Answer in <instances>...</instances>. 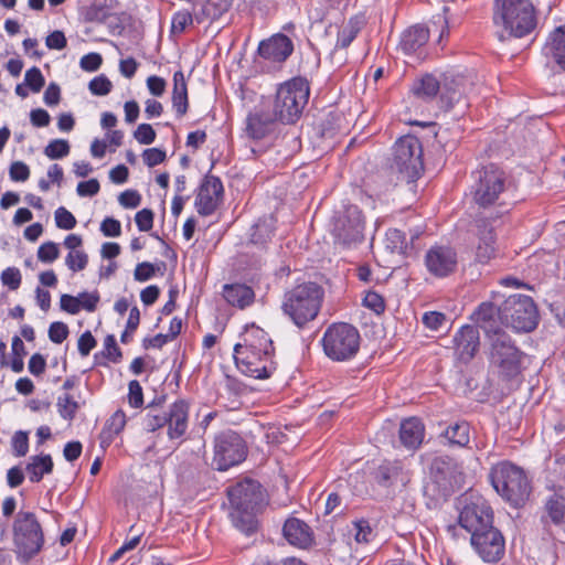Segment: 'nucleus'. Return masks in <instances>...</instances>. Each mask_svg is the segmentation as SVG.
Segmentation results:
<instances>
[{
	"label": "nucleus",
	"instance_id": "1",
	"mask_svg": "<svg viewBox=\"0 0 565 565\" xmlns=\"http://www.w3.org/2000/svg\"><path fill=\"white\" fill-rule=\"evenodd\" d=\"M242 341L234 347L237 369L246 376L256 380L269 379L276 371L275 348L268 333L259 327H246Z\"/></svg>",
	"mask_w": 565,
	"mask_h": 565
},
{
	"label": "nucleus",
	"instance_id": "2",
	"mask_svg": "<svg viewBox=\"0 0 565 565\" xmlns=\"http://www.w3.org/2000/svg\"><path fill=\"white\" fill-rule=\"evenodd\" d=\"M227 495L231 504L230 516L234 526L246 535L257 531L256 515L265 503V495L259 482L245 479L228 488Z\"/></svg>",
	"mask_w": 565,
	"mask_h": 565
},
{
	"label": "nucleus",
	"instance_id": "3",
	"mask_svg": "<svg viewBox=\"0 0 565 565\" xmlns=\"http://www.w3.org/2000/svg\"><path fill=\"white\" fill-rule=\"evenodd\" d=\"M324 289L317 282L305 281L288 289L281 300V311L296 327L306 328L320 313Z\"/></svg>",
	"mask_w": 565,
	"mask_h": 565
},
{
	"label": "nucleus",
	"instance_id": "4",
	"mask_svg": "<svg viewBox=\"0 0 565 565\" xmlns=\"http://www.w3.org/2000/svg\"><path fill=\"white\" fill-rule=\"evenodd\" d=\"M493 22L509 36L524 38L537 24L536 11L530 0H494Z\"/></svg>",
	"mask_w": 565,
	"mask_h": 565
},
{
	"label": "nucleus",
	"instance_id": "5",
	"mask_svg": "<svg viewBox=\"0 0 565 565\" xmlns=\"http://www.w3.org/2000/svg\"><path fill=\"white\" fill-rule=\"evenodd\" d=\"M489 478L497 493L511 505L521 507L529 499L531 484L521 467L500 461L491 468Z\"/></svg>",
	"mask_w": 565,
	"mask_h": 565
},
{
	"label": "nucleus",
	"instance_id": "6",
	"mask_svg": "<svg viewBox=\"0 0 565 565\" xmlns=\"http://www.w3.org/2000/svg\"><path fill=\"white\" fill-rule=\"evenodd\" d=\"M310 86L303 77H292L280 84L276 90L273 113L281 124H295L308 104Z\"/></svg>",
	"mask_w": 565,
	"mask_h": 565
},
{
	"label": "nucleus",
	"instance_id": "7",
	"mask_svg": "<svg viewBox=\"0 0 565 565\" xmlns=\"http://www.w3.org/2000/svg\"><path fill=\"white\" fill-rule=\"evenodd\" d=\"M360 342L358 329L345 322L329 326L321 339L324 354L335 362L352 360L360 350Z\"/></svg>",
	"mask_w": 565,
	"mask_h": 565
},
{
	"label": "nucleus",
	"instance_id": "8",
	"mask_svg": "<svg viewBox=\"0 0 565 565\" xmlns=\"http://www.w3.org/2000/svg\"><path fill=\"white\" fill-rule=\"evenodd\" d=\"M391 169L407 182L416 181L424 171L423 147L420 140L406 135L393 146Z\"/></svg>",
	"mask_w": 565,
	"mask_h": 565
},
{
	"label": "nucleus",
	"instance_id": "9",
	"mask_svg": "<svg viewBox=\"0 0 565 565\" xmlns=\"http://www.w3.org/2000/svg\"><path fill=\"white\" fill-rule=\"evenodd\" d=\"M489 338L491 366L498 370L499 376L504 381L518 376L521 373L523 353L516 348L511 337L498 329L493 330Z\"/></svg>",
	"mask_w": 565,
	"mask_h": 565
},
{
	"label": "nucleus",
	"instance_id": "10",
	"mask_svg": "<svg viewBox=\"0 0 565 565\" xmlns=\"http://www.w3.org/2000/svg\"><path fill=\"white\" fill-rule=\"evenodd\" d=\"M12 533L14 545L24 558L30 559L41 552L44 532L34 512L20 510L14 516Z\"/></svg>",
	"mask_w": 565,
	"mask_h": 565
},
{
	"label": "nucleus",
	"instance_id": "11",
	"mask_svg": "<svg viewBox=\"0 0 565 565\" xmlns=\"http://www.w3.org/2000/svg\"><path fill=\"white\" fill-rule=\"evenodd\" d=\"M502 320L518 332H530L539 322L537 308L531 297L512 295L502 305Z\"/></svg>",
	"mask_w": 565,
	"mask_h": 565
},
{
	"label": "nucleus",
	"instance_id": "12",
	"mask_svg": "<svg viewBox=\"0 0 565 565\" xmlns=\"http://www.w3.org/2000/svg\"><path fill=\"white\" fill-rule=\"evenodd\" d=\"M247 452V444L238 433L226 429L215 435L213 463L217 470L226 471L243 462Z\"/></svg>",
	"mask_w": 565,
	"mask_h": 565
},
{
	"label": "nucleus",
	"instance_id": "13",
	"mask_svg": "<svg viewBox=\"0 0 565 565\" xmlns=\"http://www.w3.org/2000/svg\"><path fill=\"white\" fill-rule=\"evenodd\" d=\"M493 510L489 502L481 495L471 494L465 500L459 512L458 523L472 536L493 527Z\"/></svg>",
	"mask_w": 565,
	"mask_h": 565
},
{
	"label": "nucleus",
	"instance_id": "14",
	"mask_svg": "<svg viewBox=\"0 0 565 565\" xmlns=\"http://www.w3.org/2000/svg\"><path fill=\"white\" fill-rule=\"evenodd\" d=\"M505 189V173L494 164L484 167L477 171L476 184L473 186L475 202L487 207L494 204Z\"/></svg>",
	"mask_w": 565,
	"mask_h": 565
},
{
	"label": "nucleus",
	"instance_id": "15",
	"mask_svg": "<svg viewBox=\"0 0 565 565\" xmlns=\"http://www.w3.org/2000/svg\"><path fill=\"white\" fill-rule=\"evenodd\" d=\"M431 31H439V42L448 36V20L444 13L434 15L429 28L415 25L405 31L399 42L401 50L407 55L418 52L428 42Z\"/></svg>",
	"mask_w": 565,
	"mask_h": 565
},
{
	"label": "nucleus",
	"instance_id": "16",
	"mask_svg": "<svg viewBox=\"0 0 565 565\" xmlns=\"http://www.w3.org/2000/svg\"><path fill=\"white\" fill-rule=\"evenodd\" d=\"M362 231V212L356 205L347 206L333 218L332 234L343 245L361 241L363 237Z\"/></svg>",
	"mask_w": 565,
	"mask_h": 565
},
{
	"label": "nucleus",
	"instance_id": "17",
	"mask_svg": "<svg viewBox=\"0 0 565 565\" xmlns=\"http://www.w3.org/2000/svg\"><path fill=\"white\" fill-rule=\"evenodd\" d=\"M470 544L477 555L487 563L499 562L505 553V539L495 526L470 536Z\"/></svg>",
	"mask_w": 565,
	"mask_h": 565
},
{
	"label": "nucleus",
	"instance_id": "18",
	"mask_svg": "<svg viewBox=\"0 0 565 565\" xmlns=\"http://www.w3.org/2000/svg\"><path fill=\"white\" fill-rule=\"evenodd\" d=\"M294 52L292 41L282 33H276L259 42L257 55L274 70L280 68Z\"/></svg>",
	"mask_w": 565,
	"mask_h": 565
},
{
	"label": "nucleus",
	"instance_id": "19",
	"mask_svg": "<svg viewBox=\"0 0 565 565\" xmlns=\"http://www.w3.org/2000/svg\"><path fill=\"white\" fill-rule=\"evenodd\" d=\"M430 475L444 495L454 492L462 482L461 467L456 460L447 456L438 457L433 461Z\"/></svg>",
	"mask_w": 565,
	"mask_h": 565
},
{
	"label": "nucleus",
	"instance_id": "20",
	"mask_svg": "<svg viewBox=\"0 0 565 565\" xmlns=\"http://www.w3.org/2000/svg\"><path fill=\"white\" fill-rule=\"evenodd\" d=\"M425 266L430 275L445 278L454 274L458 266V255L450 245L436 244L425 255Z\"/></svg>",
	"mask_w": 565,
	"mask_h": 565
},
{
	"label": "nucleus",
	"instance_id": "21",
	"mask_svg": "<svg viewBox=\"0 0 565 565\" xmlns=\"http://www.w3.org/2000/svg\"><path fill=\"white\" fill-rule=\"evenodd\" d=\"M223 184L220 178L206 175L199 188L195 207L200 215L209 216L217 209L223 196Z\"/></svg>",
	"mask_w": 565,
	"mask_h": 565
},
{
	"label": "nucleus",
	"instance_id": "22",
	"mask_svg": "<svg viewBox=\"0 0 565 565\" xmlns=\"http://www.w3.org/2000/svg\"><path fill=\"white\" fill-rule=\"evenodd\" d=\"M480 348L479 330L475 326H462L454 335V353L460 363H469Z\"/></svg>",
	"mask_w": 565,
	"mask_h": 565
},
{
	"label": "nucleus",
	"instance_id": "23",
	"mask_svg": "<svg viewBox=\"0 0 565 565\" xmlns=\"http://www.w3.org/2000/svg\"><path fill=\"white\" fill-rule=\"evenodd\" d=\"M190 404L185 399H177L167 412V434L170 440L181 439L189 427Z\"/></svg>",
	"mask_w": 565,
	"mask_h": 565
},
{
	"label": "nucleus",
	"instance_id": "24",
	"mask_svg": "<svg viewBox=\"0 0 565 565\" xmlns=\"http://www.w3.org/2000/svg\"><path fill=\"white\" fill-rule=\"evenodd\" d=\"M422 234L423 230L416 228L414 231H409V238H407L406 233L403 231L390 228L386 232V246L392 253H396L405 257L413 256L419 249L417 241Z\"/></svg>",
	"mask_w": 565,
	"mask_h": 565
},
{
	"label": "nucleus",
	"instance_id": "25",
	"mask_svg": "<svg viewBox=\"0 0 565 565\" xmlns=\"http://www.w3.org/2000/svg\"><path fill=\"white\" fill-rule=\"evenodd\" d=\"M277 121L279 120L273 110L250 113L245 121V132L250 139L262 140L275 131Z\"/></svg>",
	"mask_w": 565,
	"mask_h": 565
},
{
	"label": "nucleus",
	"instance_id": "26",
	"mask_svg": "<svg viewBox=\"0 0 565 565\" xmlns=\"http://www.w3.org/2000/svg\"><path fill=\"white\" fill-rule=\"evenodd\" d=\"M469 81L454 73H445L441 76V102L447 108H451L468 92Z\"/></svg>",
	"mask_w": 565,
	"mask_h": 565
},
{
	"label": "nucleus",
	"instance_id": "27",
	"mask_svg": "<svg viewBox=\"0 0 565 565\" xmlns=\"http://www.w3.org/2000/svg\"><path fill=\"white\" fill-rule=\"evenodd\" d=\"M544 54L565 73V25L556 28L544 45Z\"/></svg>",
	"mask_w": 565,
	"mask_h": 565
},
{
	"label": "nucleus",
	"instance_id": "28",
	"mask_svg": "<svg viewBox=\"0 0 565 565\" xmlns=\"http://www.w3.org/2000/svg\"><path fill=\"white\" fill-rule=\"evenodd\" d=\"M282 531L287 541L292 545L306 547L312 542L310 527L299 519H288Z\"/></svg>",
	"mask_w": 565,
	"mask_h": 565
},
{
	"label": "nucleus",
	"instance_id": "29",
	"mask_svg": "<svg viewBox=\"0 0 565 565\" xmlns=\"http://www.w3.org/2000/svg\"><path fill=\"white\" fill-rule=\"evenodd\" d=\"M223 297L233 307L245 309L255 300L254 290L244 284H228L223 287Z\"/></svg>",
	"mask_w": 565,
	"mask_h": 565
},
{
	"label": "nucleus",
	"instance_id": "30",
	"mask_svg": "<svg viewBox=\"0 0 565 565\" xmlns=\"http://www.w3.org/2000/svg\"><path fill=\"white\" fill-rule=\"evenodd\" d=\"M425 428L418 418L412 417L402 422L399 427L401 443L409 449L418 448L424 439Z\"/></svg>",
	"mask_w": 565,
	"mask_h": 565
},
{
	"label": "nucleus",
	"instance_id": "31",
	"mask_svg": "<svg viewBox=\"0 0 565 565\" xmlns=\"http://www.w3.org/2000/svg\"><path fill=\"white\" fill-rule=\"evenodd\" d=\"M479 243L476 250V259L481 263H488L495 254V236L493 228L483 222L479 225Z\"/></svg>",
	"mask_w": 565,
	"mask_h": 565
},
{
	"label": "nucleus",
	"instance_id": "32",
	"mask_svg": "<svg viewBox=\"0 0 565 565\" xmlns=\"http://www.w3.org/2000/svg\"><path fill=\"white\" fill-rule=\"evenodd\" d=\"M412 93L425 102L434 99L437 94L441 96V79L433 74H425L414 82Z\"/></svg>",
	"mask_w": 565,
	"mask_h": 565
},
{
	"label": "nucleus",
	"instance_id": "33",
	"mask_svg": "<svg viewBox=\"0 0 565 565\" xmlns=\"http://www.w3.org/2000/svg\"><path fill=\"white\" fill-rule=\"evenodd\" d=\"M54 462L51 455H36L30 457L25 467L29 480L33 483L40 482L45 475L53 471Z\"/></svg>",
	"mask_w": 565,
	"mask_h": 565
},
{
	"label": "nucleus",
	"instance_id": "34",
	"mask_svg": "<svg viewBox=\"0 0 565 565\" xmlns=\"http://www.w3.org/2000/svg\"><path fill=\"white\" fill-rule=\"evenodd\" d=\"M276 220L273 215L259 218L252 227L250 241L256 245L267 244L275 235Z\"/></svg>",
	"mask_w": 565,
	"mask_h": 565
},
{
	"label": "nucleus",
	"instance_id": "35",
	"mask_svg": "<svg viewBox=\"0 0 565 565\" xmlns=\"http://www.w3.org/2000/svg\"><path fill=\"white\" fill-rule=\"evenodd\" d=\"M544 511L553 524H563L565 521V494L557 491L550 494L545 500Z\"/></svg>",
	"mask_w": 565,
	"mask_h": 565
},
{
	"label": "nucleus",
	"instance_id": "36",
	"mask_svg": "<svg viewBox=\"0 0 565 565\" xmlns=\"http://www.w3.org/2000/svg\"><path fill=\"white\" fill-rule=\"evenodd\" d=\"M126 426V414L118 409L107 419L102 433V444L109 445L114 438L122 431Z\"/></svg>",
	"mask_w": 565,
	"mask_h": 565
},
{
	"label": "nucleus",
	"instance_id": "37",
	"mask_svg": "<svg viewBox=\"0 0 565 565\" xmlns=\"http://www.w3.org/2000/svg\"><path fill=\"white\" fill-rule=\"evenodd\" d=\"M351 532L353 533L354 541L358 544L366 545L376 536L374 527L371 525L370 521L364 518L353 520L351 522Z\"/></svg>",
	"mask_w": 565,
	"mask_h": 565
},
{
	"label": "nucleus",
	"instance_id": "38",
	"mask_svg": "<svg viewBox=\"0 0 565 565\" xmlns=\"http://www.w3.org/2000/svg\"><path fill=\"white\" fill-rule=\"evenodd\" d=\"M444 436L450 444L463 447L468 445L470 440L469 424L467 422L455 423L447 427Z\"/></svg>",
	"mask_w": 565,
	"mask_h": 565
},
{
	"label": "nucleus",
	"instance_id": "39",
	"mask_svg": "<svg viewBox=\"0 0 565 565\" xmlns=\"http://www.w3.org/2000/svg\"><path fill=\"white\" fill-rule=\"evenodd\" d=\"M361 30L358 19H350L338 32L337 49H347L354 41Z\"/></svg>",
	"mask_w": 565,
	"mask_h": 565
},
{
	"label": "nucleus",
	"instance_id": "40",
	"mask_svg": "<svg viewBox=\"0 0 565 565\" xmlns=\"http://www.w3.org/2000/svg\"><path fill=\"white\" fill-rule=\"evenodd\" d=\"M60 416L66 420H73L79 408V404L74 399L71 394L58 396L56 403Z\"/></svg>",
	"mask_w": 565,
	"mask_h": 565
},
{
	"label": "nucleus",
	"instance_id": "41",
	"mask_svg": "<svg viewBox=\"0 0 565 565\" xmlns=\"http://www.w3.org/2000/svg\"><path fill=\"white\" fill-rule=\"evenodd\" d=\"M478 323H488L494 321L497 317L502 319V307L498 308L491 302H482L475 311Z\"/></svg>",
	"mask_w": 565,
	"mask_h": 565
},
{
	"label": "nucleus",
	"instance_id": "42",
	"mask_svg": "<svg viewBox=\"0 0 565 565\" xmlns=\"http://www.w3.org/2000/svg\"><path fill=\"white\" fill-rule=\"evenodd\" d=\"M70 150L71 147L67 140L54 139L44 148V154L51 160H56L66 157Z\"/></svg>",
	"mask_w": 565,
	"mask_h": 565
},
{
	"label": "nucleus",
	"instance_id": "43",
	"mask_svg": "<svg viewBox=\"0 0 565 565\" xmlns=\"http://www.w3.org/2000/svg\"><path fill=\"white\" fill-rule=\"evenodd\" d=\"M45 84L44 76L39 67L33 66L25 72L24 85L33 93H39Z\"/></svg>",
	"mask_w": 565,
	"mask_h": 565
},
{
	"label": "nucleus",
	"instance_id": "44",
	"mask_svg": "<svg viewBox=\"0 0 565 565\" xmlns=\"http://www.w3.org/2000/svg\"><path fill=\"white\" fill-rule=\"evenodd\" d=\"M65 264L72 271H81L86 268L88 256L83 249L73 250L67 254Z\"/></svg>",
	"mask_w": 565,
	"mask_h": 565
},
{
	"label": "nucleus",
	"instance_id": "45",
	"mask_svg": "<svg viewBox=\"0 0 565 565\" xmlns=\"http://www.w3.org/2000/svg\"><path fill=\"white\" fill-rule=\"evenodd\" d=\"M88 88L95 96H105L111 92L113 84L106 75L100 74L89 82Z\"/></svg>",
	"mask_w": 565,
	"mask_h": 565
},
{
	"label": "nucleus",
	"instance_id": "46",
	"mask_svg": "<svg viewBox=\"0 0 565 565\" xmlns=\"http://www.w3.org/2000/svg\"><path fill=\"white\" fill-rule=\"evenodd\" d=\"M193 22V15L186 10L177 11L172 15L171 30L174 33H182Z\"/></svg>",
	"mask_w": 565,
	"mask_h": 565
},
{
	"label": "nucleus",
	"instance_id": "47",
	"mask_svg": "<svg viewBox=\"0 0 565 565\" xmlns=\"http://www.w3.org/2000/svg\"><path fill=\"white\" fill-rule=\"evenodd\" d=\"M167 426V412L162 414L153 413L151 409L146 414L143 418V427L149 433Z\"/></svg>",
	"mask_w": 565,
	"mask_h": 565
},
{
	"label": "nucleus",
	"instance_id": "48",
	"mask_svg": "<svg viewBox=\"0 0 565 565\" xmlns=\"http://www.w3.org/2000/svg\"><path fill=\"white\" fill-rule=\"evenodd\" d=\"M58 256L60 249L54 242H45L38 249V258L42 263H53Z\"/></svg>",
	"mask_w": 565,
	"mask_h": 565
},
{
	"label": "nucleus",
	"instance_id": "49",
	"mask_svg": "<svg viewBox=\"0 0 565 565\" xmlns=\"http://www.w3.org/2000/svg\"><path fill=\"white\" fill-rule=\"evenodd\" d=\"M363 306L376 315H381L385 310L384 298L375 291H367L365 294L363 298Z\"/></svg>",
	"mask_w": 565,
	"mask_h": 565
},
{
	"label": "nucleus",
	"instance_id": "50",
	"mask_svg": "<svg viewBox=\"0 0 565 565\" xmlns=\"http://www.w3.org/2000/svg\"><path fill=\"white\" fill-rule=\"evenodd\" d=\"M227 9V6L217 7V4L213 0H206L202 4V12L195 13V19L199 23L203 21L205 18H217L222 14L223 11Z\"/></svg>",
	"mask_w": 565,
	"mask_h": 565
},
{
	"label": "nucleus",
	"instance_id": "51",
	"mask_svg": "<svg viewBox=\"0 0 565 565\" xmlns=\"http://www.w3.org/2000/svg\"><path fill=\"white\" fill-rule=\"evenodd\" d=\"M21 273L15 267H8L1 274V282L10 290H17L21 285Z\"/></svg>",
	"mask_w": 565,
	"mask_h": 565
},
{
	"label": "nucleus",
	"instance_id": "52",
	"mask_svg": "<svg viewBox=\"0 0 565 565\" xmlns=\"http://www.w3.org/2000/svg\"><path fill=\"white\" fill-rule=\"evenodd\" d=\"M104 355L111 362L118 363L122 353L119 347L117 345L116 339L113 334H108L104 340Z\"/></svg>",
	"mask_w": 565,
	"mask_h": 565
},
{
	"label": "nucleus",
	"instance_id": "53",
	"mask_svg": "<svg viewBox=\"0 0 565 565\" xmlns=\"http://www.w3.org/2000/svg\"><path fill=\"white\" fill-rule=\"evenodd\" d=\"M55 223L58 228L68 231L75 227L76 218L68 210L61 206L55 211Z\"/></svg>",
	"mask_w": 565,
	"mask_h": 565
},
{
	"label": "nucleus",
	"instance_id": "54",
	"mask_svg": "<svg viewBox=\"0 0 565 565\" xmlns=\"http://www.w3.org/2000/svg\"><path fill=\"white\" fill-rule=\"evenodd\" d=\"M128 403L134 408L141 407L143 404L142 387L137 380H132L128 384Z\"/></svg>",
	"mask_w": 565,
	"mask_h": 565
},
{
	"label": "nucleus",
	"instance_id": "55",
	"mask_svg": "<svg viewBox=\"0 0 565 565\" xmlns=\"http://www.w3.org/2000/svg\"><path fill=\"white\" fill-rule=\"evenodd\" d=\"M156 131L149 124H140L134 132V137L141 145H150L156 139Z\"/></svg>",
	"mask_w": 565,
	"mask_h": 565
},
{
	"label": "nucleus",
	"instance_id": "56",
	"mask_svg": "<svg viewBox=\"0 0 565 565\" xmlns=\"http://www.w3.org/2000/svg\"><path fill=\"white\" fill-rule=\"evenodd\" d=\"M9 175L12 181L24 182L30 177V169L24 162L14 161L10 166Z\"/></svg>",
	"mask_w": 565,
	"mask_h": 565
},
{
	"label": "nucleus",
	"instance_id": "57",
	"mask_svg": "<svg viewBox=\"0 0 565 565\" xmlns=\"http://www.w3.org/2000/svg\"><path fill=\"white\" fill-rule=\"evenodd\" d=\"M118 201L125 209H136L141 203V195L137 190H126L119 194Z\"/></svg>",
	"mask_w": 565,
	"mask_h": 565
},
{
	"label": "nucleus",
	"instance_id": "58",
	"mask_svg": "<svg viewBox=\"0 0 565 565\" xmlns=\"http://www.w3.org/2000/svg\"><path fill=\"white\" fill-rule=\"evenodd\" d=\"M153 217L154 214L150 209H142L137 212L135 221L138 230L141 232L150 231L153 226Z\"/></svg>",
	"mask_w": 565,
	"mask_h": 565
},
{
	"label": "nucleus",
	"instance_id": "59",
	"mask_svg": "<svg viewBox=\"0 0 565 565\" xmlns=\"http://www.w3.org/2000/svg\"><path fill=\"white\" fill-rule=\"evenodd\" d=\"M68 335V327L64 322H53L49 328V338L53 343H62Z\"/></svg>",
	"mask_w": 565,
	"mask_h": 565
},
{
	"label": "nucleus",
	"instance_id": "60",
	"mask_svg": "<svg viewBox=\"0 0 565 565\" xmlns=\"http://www.w3.org/2000/svg\"><path fill=\"white\" fill-rule=\"evenodd\" d=\"M166 158V152L159 148H149L142 152L143 162L150 168L162 163Z\"/></svg>",
	"mask_w": 565,
	"mask_h": 565
},
{
	"label": "nucleus",
	"instance_id": "61",
	"mask_svg": "<svg viewBox=\"0 0 565 565\" xmlns=\"http://www.w3.org/2000/svg\"><path fill=\"white\" fill-rule=\"evenodd\" d=\"M12 448L17 457L25 456L29 450V437L24 431H17L12 438Z\"/></svg>",
	"mask_w": 565,
	"mask_h": 565
},
{
	"label": "nucleus",
	"instance_id": "62",
	"mask_svg": "<svg viewBox=\"0 0 565 565\" xmlns=\"http://www.w3.org/2000/svg\"><path fill=\"white\" fill-rule=\"evenodd\" d=\"M423 323L430 330H439L446 321V316L441 312L430 311L423 316Z\"/></svg>",
	"mask_w": 565,
	"mask_h": 565
},
{
	"label": "nucleus",
	"instance_id": "63",
	"mask_svg": "<svg viewBox=\"0 0 565 565\" xmlns=\"http://www.w3.org/2000/svg\"><path fill=\"white\" fill-rule=\"evenodd\" d=\"M156 274V267L153 264L143 262L139 263L134 271V277L137 281H147L152 278Z\"/></svg>",
	"mask_w": 565,
	"mask_h": 565
},
{
	"label": "nucleus",
	"instance_id": "64",
	"mask_svg": "<svg viewBox=\"0 0 565 565\" xmlns=\"http://www.w3.org/2000/svg\"><path fill=\"white\" fill-rule=\"evenodd\" d=\"M100 231L107 237H117L121 234V224L116 218L106 217L100 224Z\"/></svg>",
	"mask_w": 565,
	"mask_h": 565
}]
</instances>
